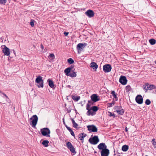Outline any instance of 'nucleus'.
<instances>
[{"mask_svg":"<svg viewBox=\"0 0 156 156\" xmlns=\"http://www.w3.org/2000/svg\"><path fill=\"white\" fill-rule=\"evenodd\" d=\"M35 82L37 83L36 85L38 87L42 88L43 87L44 81L42 79V77L41 76H39L37 77L35 80Z\"/></svg>","mask_w":156,"mask_h":156,"instance_id":"obj_1","label":"nucleus"},{"mask_svg":"<svg viewBox=\"0 0 156 156\" xmlns=\"http://www.w3.org/2000/svg\"><path fill=\"white\" fill-rule=\"evenodd\" d=\"M99 140L98 136H95L92 138H90L89 140V141L92 144L96 145L99 142Z\"/></svg>","mask_w":156,"mask_h":156,"instance_id":"obj_2","label":"nucleus"},{"mask_svg":"<svg viewBox=\"0 0 156 156\" xmlns=\"http://www.w3.org/2000/svg\"><path fill=\"white\" fill-rule=\"evenodd\" d=\"M32 120V126L34 128L36 125L38 119V118L36 115H33L30 119Z\"/></svg>","mask_w":156,"mask_h":156,"instance_id":"obj_3","label":"nucleus"},{"mask_svg":"<svg viewBox=\"0 0 156 156\" xmlns=\"http://www.w3.org/2000/svg\"><path fill=\"white\" fill-rule=\"evenodd\" d=\"M41 132L43 136L50 137V131L48 128H45L41 129Z\"/></svg>","mask_w":156,"mask_h":156,"instance_id":"obj_4","label":"nucleus"},{"mask_svg":"<svg viewBox=\"0 0 156 156\" xmlns=\"http://www.w3.org/2000/svg\"><path fill=\"white\" fill-rule=\"evenodd\" d=\"M66 146L69 149L70 151L73 154H76V151L74 147L73 146L72 144L69 142H67L66 144Z\"/></svg>","mask_w":156,"mask_h":156,"instance_id":"obj_5","label":"nucleus"},{"mask_svg":"<svg viewBox=\"0 0 156 156\" xmlns=\"http://www.w3.org/2000/svg\"><path fill=\"white\" fill-rule=\"evenodd\" d=\"M88 130L90 132H96L98 131V129L94 125H88L87 126Z\"/></svg>","mask_w":156,"mask_h":156,"instance_id":"obj_6","label":"nucleus"},{"mask_svg":"<svg viewBox=\"0 0 156 156\" xmlns=\"http://www.w3.org/2000/svg\"><path fill=\"white\" fill-rule=\"evenodd\" d=\"M112 69V66L110 64H106L103 67V70L105 73L110 72Z\"/></svg>","mask_w":156,"mask_h":156,"instance_id":"obj_7","label":"nucleus"},{"mask_svg":"<svg viewBox=\"0 0 156 156\" xmlns=\"http://www.w3.org/2000/svg\"><path fill=\"white\" fill-rule=\"evenodd\" d=\"M116 110V112H117L119 115H122L124 112V111L122 109H121V106H116L115 107Z\"/></svg>","mask_w":156,"mask_h":156,"instance_id":"obj_8","label":"nucleus"},{"mask_svg":"<svg viewBox=\"0 0 156 156\" xmlns=\"http://www.w3.org/2000/svg\"><path fill=\"white\" fill-rule=\"evenodd\" d=\"M101 156H108L109 154V151L107 148L102 150L101 151Z\"/></svg>","mask_w":156,"mask_h":156,"instance_id":"obj_9","label":"nucleus"},{"mask_svg":"<svg viewBox=\"0 0 156 156\" xmlns=\"http://www.w3.org/2000/svg\"><path fill=\"white\" fill-rule=\"evenodd\" d=\"M85 15L89 18L93 17L94 15V12L91 10H88L85 12Z\"/></svg>","mask_w":156,"mask_h":156,"instance_id":"obj_10","label":"nucleus"},{"mask_svg":"<svg viewBox=\"0 0 156 156\" xmlns=\"http://www.w3.org/2000/svg\"><path fill=\"white\" fill-rule=\"evenodd\" d=\"M135 100L136 102L139 104H142L143 102V97L140 95H137L136 97Z\"/></svg>","mask_w":156,"mask_h":156,"instance_id":"obj_11","label":"nucleus"},{"mask_svg":"<svg viewBox=\"0 0 156 156\" xmlns=\"http://www.w3.org/2000/svg\"><path fill=\"white\" fill-rule=\"evenodd\" d=\"M119 82L123 85H126L127 83V80L124 76H121L119 80Z\"/></svg>","mask_w":156,"mask_h":156,"instance_id":"obj_12","label":"nucleus"},{"mask_svg":"<svg viewBox=\"0 0 156 156\" xmlns=\"http://www.w3.org/2000/svg\"><path fill=\"white\" fill-rule=\"evenodd\" d=\"M87 45V44L86 43H79L76 46V49L77 50H81L83 49V48Z\"/></svg>","mask_w":156,"mask_h":156,"instance_id":"obj_13","label":"nucleus"},{"mask_svg":"<svg viewBox=\"0 0 156 156\" xmlns=\"http://www.w3.org/2000/svg\"><path fill=\"white\" fill-rule=\"evenodd\" d=\"M91 100L94 102H96L99 100V98L96 94H93L91 96Z\"/></svg>","mask_w":156,"mask_h":156,"instance_id":"obj_14","label":"nucleus"},{"mask_svg":"<svg viewBox=\"0 0 156 156\" xmlns=\"http://www.w3.org/2000/svg\"><path fill=\"white\" fill-rule=\"evenodd\" d=\"M2 51L5 55L9 56L10 55L9 49L7 47H5L3 49Z\"/></svg>","mask_w":156,"mask_h":156,"instance_id":"obj_15","label":"nucleus"},{"mask_svg":"<svg viewBox=\"0 0 156 156\" xmlns=\"http://www.w3.org/2000/svg\"><path fill=\"white\" fill-rule=\"evenodd\" d=\"M98 148L100 150L105 149L107 148V146L105 144L103 143H101L98 146Z\"/></svg>","mask_w":156,"mask_h":156,"instance_id":"obj_16","label":"nucleus"},{"mask_svg":"<svg viewBox=\"0 0 156 156\" xmlns=\"http://www.w3.org/2000/svg\"><path fill=\"white\" fill-rule=\"evenodd\" d=\"M48 82V83L49 86L52 88H55V85L54 84L53 82L50 79H48L47 80Z\"/></svg>","mask_w":156,"mask_h":156,"instance_id":"obj_17","label":"nucleus"},{"mask_svg":"<svg viewBox=\"0 0 156 156\" xmlns=\"http://www.w3.org/2000/svg\"><path fill=\"white\" fill-rule=\"evenodd\" d=\"M90 65V67L96 70L98 67V65L95 62H92L91 63Z\"/></svg>","mask_w":156,"mask_h":156,"instance_id":"obj_18","label":"nucleus"},{"mask_svg":"<svg viewBox=\"0 0 156 156\" xmlns=\"http://www.w3.org/2000/svg\"><path fill=\"white\" fill-rule=\"evenodd\" d=\"M86 136V134H85L84 133H82L79 135L78 139L81 140H83L84 137H85Z\"/></svg>","mask_w":156,"mask_h":156,"instance_id":"obj_19","label":"nucleus"},{"mask_svg":"<svg viewBox=\"0 0 156 156\" xmlns=\"http://www.w3.org/2000/svg\"><path fill=\"white\" fill-rule=\"evenodd\" d=\"M87 110V115L89 116L90 115H91L93 116L95 114V113L94 112H92L91 111V110H92L91 108Z\"/></svg>","mask_w":156,"mask_h":156,"instance_id":"obj_20","label":"nucleus"},{"mask_svg":"<svg viewBox=\"0 0 156 156\" xmlns=\"http://www.w3.org/2000/svg\"><path fill=\"white\" fill-rule=\"evenodd\" d=\"M129 149L128 145H123L122 147V150L124 152L126 151Z\"/></svg>","mask_w":156,"mask_h":156,"instance_id":"obj_21","label":"nucleus"},{"mask_svg":"<svg viewBox=\"0 0 156 156\" xmlns=\"http://www.w3.org/2000/svg\"><path fill=\"white\" fill-rule=\"evenodd\" d=\"M71 71L70 69V68H67L66 69L64 70V73H65L66 75L67 76H69L70 74L69 73Z\"/></svg>","mask_w":156,"mask_h":156,"instance_id":"obj_22","label":"nucleus"},{"mask_svg":"<svg viewBox=\"0 0 156 156\" xmlns=\"http://www.w3.org/2000/svg\"><path fill=\"white\" fill-rule=\"evenodd\" d=\"M49 141L47 140H44L42 143V144L45 147H47L48 146Z\"/></svg>","mask_w":156,"mask_h":156,"instance_id":"obj_23","label":"nucleus"},{"mask_svg":"<svg viewBox=\"0 0 156 156\" xmlns=\"http://www.w3.org/2000/svg\"><path fill=\"white\" fill-rule=\"evenodd\" d=\"M149 83H146L145 84L143 85V88L145 90V92H146L148 90H149Z\"/></svg>","mask_w":156,"mask_h":156,"instance_id":"obj_24","label":"nucleus"},{"mask_svg":"<svg viewBox=\"0 0 156 156\" xmlns=\"http://www.w3.org/2000/svg\"><path fill=\"white\" fill-rule=\"evenodd\" d=\"M71 120L72 121L73 127L75 128H77L78 126L77 124L75 122V121L73 119L71 118Z\"/></svg>","mask_w":156,"mask_h":156,"instance_id":"obj_25","label":"nucleus"},{"mask_svg":"<svg viewBox=\"0 0 156 156\" xmlns=\"http://www.w3.org/2000/svg\"><path fill=\"white\" fill-rule=\"evenodd\" d=\"M72 98L74 101H77L80 99V97L79 96H73Z\"/></svg>","mask_w":156,"mask_h":156,"instance_id":"obj_26","label":"nucleus"},{"mask_svg":"<svg viewBox=\"0 0 156 156\" xmlns=\"http://www.w3.org/2000/svg\"><path fill=\"white\" fill-rule=\"evenodd\" d=\"M148 87L149 90H151L156 88V86L154 85H150L149 84Z\"/></svg>","mask_w":156,"mask_h":156,"instance_id":"obj_27","label":"nucleus"},{"mask_svg":"<svg viewBox=\"0 0 156 156\" xmlns=\"http://www.w3.org/2000/svg\"><path fill=\"white\" fill-rule=\"evenodd\" d=\"M149 42L151 45H153L156 43V40L154 39H151L149 40Z\"/></svg>","mask_w":156,"mask_h":156,"instance_id":"obj_28","label":"nucleus"},{"mask_svg":"<svg viewBox=\"0 0 156 156\" xmlns=\"http://www.w3.org/2000/svg\"><path fill=\"white\" fill-rule=\"evenodd\" d=\"M91 108L92 110L94 112H97L98 109V108L96 106H92Z\"/></svg>","mask_w":156,"mask_h":156,"instance_id":"obj_29","label":"nucleus"},{"mask_svg":"<svg viewBox=\"0 0 156 156\" xmlns=\"http://www.w3.org/2000/svg\"><path fill=\"white\" fill-rule=\"evenodd\" d=\"M151 142L152 143V145L154 148H156V141L155 139H153L152 141Z\"/></svg>","mask_w":156,"mask_h":156,"instance_id":"obj_30","label":"nucleus"},{"mask_svg":"<svg viewBox=\"0 0 156 156\" xmlns=\"http://www.w3.org/2000/svg\"><path fill=\"white\" fill-rule=\"evenodd\" d=\"M69 76L72 77H76V74L75 72L73 71L72 73H70Z\"/></svg>","mask_w":156,"mask_h":156,"instance_id":"obj_31","label":"nucleus"},{"mask_svg":"<svg viewBox=\"0 0 156 156\" xmlns=\"http://www.w3.org/2000/svg\"><path fill=\"white\" fill-rule=\"evenodd\" d=\"M68 62L70 64H72L74 63V61L72 58H70L67 60Z\"/></svg>","mask_w":156,"mask_h":156,"instance_id":"obj_32","label":"nucleus"},{"mask_svg":"<svg viewBox=\"0 0 156 156\" xmlns=\"http://www.w3.org/2000/svg\"><path fill=\"white\" fill-rule=\"evenodd\" d=\"M108 115L110 117L113 116V118L115 117V114L114 113H112L111 112H108Z\"/></svg>","mask_w":156,"mask_h":156,"instance_id":"obj_33","label":"nucleus"},{"mask_svg":"<svg viewBox=\"0 0 156 156\" xmlns=\"http://www.w3.org/2000/svg\"><path fill=\"white\" fill-rule=\"evenodd\" d=\"M111 94H112V95L114 97V98H115V99L117 98L116 94L115 93V92L114 91H112L111 92Z\"/></svg>","mask_w":156,"mask_h":156,"instance_id":"obj_34","label":"nucleus"},{"mask_svg":"<svg viewBox=\"0 0 156 156\" xmlns=\"http://www.w3.org/2000/svg\"><path fill=\"white\" fill-rule=\"evenodd\" d=\"M50 59H53L55 58V56L53 54L51 53L48 56Z\"/></svg>","mask_w":156,"mask_h":156,"instance_id":"obj_35","label":"nucleus"},{"mask_svg":"<svg viewBox=\"0 0 156 156\" xmlns=\"http://www.w3.org/2000/svg\"><path fill=\"white\" fill-rule=\"evenodd\" d=\"M7 2V0H0V4L5 5Z\"/></svg>","mask_w":156,"mask_h":156,"instance_id":"obj_36","label":"nucleus"},{"mask_svg":"<svg viewBox=\"0 0 156 156\" xmlns=\"http://www.w3.org/2000/svg\"><path fill=\"white\" fill-rule=\"evenodd\" d=\"M145 103L147 105H149L151 103V101L149 99H147L145 101Z\"/></svg>","mask_w":156,"mask_h":156,"instance_id":"obj_37","label":"nucleus"},{"mask_svg":"<svg viewBox=\"0 0 156 156\" xmlns=\"http://www.w3.org/2000/svg\"><path fill=\"white\" fill-rule=\"evenodd\" d=\"M34 21L33 20H31V21L30 23V25L32 27H33L34 26Z\"/></svg>","mask_w":156,"mask_h":156,"instance_id":"obj_38","label":"nucleus"},{"mask_svg":"<svg viewBox=\"0 0 156 156\" xmlns=\"http://www.w3.org/2000/svg\"><path fill=\"white\" fill-rule=\"evenodd\" d=\"M126 89L127 91H129L130 90L131 87L130 86L128 85L126 87Z\"/></svg>","mask_w":156,"mask_h":156,"instance_id":"obj_39","label":"nucleus"},{"mask_svg":"<svg viewBox=\"0 0 156 156\" xmlns=\"http://www.w3.org/2000/svg\"><path fill=\"white\" fill-rule=\"evenodd\" d=\"M65 126L67 129L70 132L72 131V129L71 128H70L69 127H68L66 125H65Z\"/></svg>","mask_w":156,"mask_h":156,"instance_id":"obj_40","label":"nucleus"},{"mask_svg":"<svg viewBox=\"0 0 156 156\" xmlns=\"http://www.w3.org/2000/svg\"><path fill=\"white\" fill-rule=\"evenodd\" d=\"M90 109V105L89 104H87L86 106V109L88 110Z\"/></svg>","mask_w":156,"mask_h":156,"instance_id":"obj_41","label":"nucleus"},{"mask_svg":"<svg viewBox=\"0 0 156 156\" xmlns=\"http://www.w3.org/2000/svg\"><path fill=\"white\" fill-rule=\"evenodd\" d=\"M114 103H109V107H112V105H114Z\"/></svg>","mask_w":156,"mask_h":156,"instance_id":"obj_42","label":"nucleus"},{"mask_svg":"<svg viewBox=\"0 0 156 156\" xmlns=\"http://www.w3.org/2000/svg\"><path fill=\"white\" fill-rule=\"evenodd\" d=\"M70 133L71 134V135L73 136H75V134L74 133V132H73V131L72 130V131L70 132Z\"/></svg>","mask_w":156,"mask_h":156,"instance_id":"obj_43","label":"nucleus"},{"mask_svg":"<svg viewBox=\"0 0 156 156\" xmlns=\"http://www.w3.org/2000/svg\"><path fill=\"white\" fill-rule=\"evenodd\" d=\"M64 34L65 36H67L69 34V32H65L64 33Z\"/></svg>","mask_w":156,"mask_h":156,"instance_id":"obj_44","label":"nucleus"},{"mask_svg":"<svg viewBox=\"0 0 156 156\" xmlns=\"http://www.w3.org/2000/svg\"><path fill=\"white\" fill-rule=\"evenodd\" d=\"M2 94L6 98H7V99H9L8 97L4 93H2Z\"/></svg>","mask_w":156,"mask_h":156,"instance_id":"obj_45","label":"nucleus"},{"mask_svg":"<svg viewBox=\"0 0 156 156\" xmlns=\"http://www.w3.org/2000/svg\"><path fill=\"white\" fill-rule=\"evenodd\" d=\"M74 68V66H71L68 67V68H70V70H72L73 69V68Z\"/></svg>","mask_w":156,"mask_h":156,"instance_id":"obj_46","label":"nucleus"},{"mask_svg":"<svg viewBox=\"0 0 156 156\" xmlns=\"http://www.w3.org/2000/svg\"><path fill=\"white\" fill-rule=\"evenodd\" d=\"M41 47L42 49H44V46H43V45H42V44H41Z\"/></svg>","mask_w":156,"mask_h":156,"instance_id":"obj_47","label":"nucleus"},{"mask_svg":"<svg viewBox=\"0 0 156 156\" xmlns=\"http://www.w3.org/2000/svg\"><path fill=\"white\" fill-rule=\"evenodd\" d=\"M125 131L126 132H127L128 131V129H127V128L126 127L125 128Z\"/></svg>","mask_w":156,"mask_h":156,"instance_id":"obj_48","label":"nucleus"},{"mask_svg":"<svg viewBox=\"0 0 156 156\" xmlns=\"http://www.w3.org/2000/svg\"><path fill=\"white\" fill-rule=\"evenodd\" d=\"M63 122L64 124L65 125V126L66 125L65 124V123L64 121V119H63Z\"/></svg>","mask_w":156,"mask_h":156,"instance_id":"obj_49","label":"nucleus"},{"mask_svg":"<svg viewBox=\"0 0 156 156\" xmlns=\"http://www.w3.org/2000/svg\"><path fill=\"white\" fill-rule=\"evenodd\" d=\"M90 102H91V101H88V103H90Z\"/></svg>","mask_w":156,"mask_h":156,"instance_id":"obj_50","label":"nucleus"},{"mask_svg":"<svg viewBox=\"0 0 156 156\" xmlns=\"http://www.w3.org/2000/svg\"><path fill=\"white\" fill-rule=\"evenodd\" d=\"M94 153H97V152L96 151H94Z\"/></svg>","mask_w":156,"mask_h":156,"instance_id":"obj_51","label":"nucleus"},{"mask_svg":"<svg viewBox=\"0 0 156 156\" xmlns=\"http://www.w3.org/2000/svg\"><path fill=\"white\" fill-rule=\"evenodd\" d=\"M116 156H120L119 155H118Z\"/></svg>","mask_w":156,"mask_h":156,"instance_id":"obj_52","label":"nucleus"},{"mask_svg":"<svg viewBox=\"0 0 156 156\" xmlns=\"http://www.w3.org/2000/svg\"><path fill=\"white\" fill-rule=\"evenodd\" d=\"M155 64H156V61H155Z\"/></svg>","mask_w":156,"mask_h":156,"instance_id":"obj_53","label":"nucleus"},{"mask_svg":"<svg viewBox=\"0 0 156 156\" xmlns=\"http://www.w3.org/2000/svg\"><path fill=\"white\" fill-rule=\"evenodd\" d=\"M115 154H114V156H115Z\"/></svg>","mask_w":156,"mask_h":156,"instance_id":"obj_54","label":"nucleus"},{"mask_svg":"<svg viewBox=\"0 0 156 156\" xmlns=\"http://www.w3.org/2000/svg\"><path fill=\"white\" fill-rule=\"evenodd\" d=\"M78 53H79V51H78Z\"/></svg>","mask_w":156,"mask_h":156,"instance_id":"obj_55","label":"nucleus"}]
</instances>
